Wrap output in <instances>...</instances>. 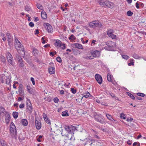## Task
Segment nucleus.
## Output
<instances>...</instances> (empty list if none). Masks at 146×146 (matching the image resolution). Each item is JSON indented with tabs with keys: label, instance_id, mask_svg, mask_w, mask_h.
Listing matches in <instances>:
<instances>
[{
	"label": "nucleus",
	"instance_id": "obj_15",
	"mask_svg": "<svg viewBox=\"0 0 146 146\" xmlns=\"http://www.w3.org/2000/svg\"><path fill=\"white\" fill-rule=\"evenodd\" d=\"M72 46L73 47H75L76 48H77L79 49H83L82 48V45L78 43H74L72 44Z\"/></svg>",
	"mask_w": 146,
	"mask_h": 146
},
{
	"label": "nucleus",
	"instance_id": "obj_19",
	"mask_svg": "<svg viewBox=\"0 0 146 146\" xmlns=\"http://www.w3.org/2000/svg\"><path fill=\"white\" fill-rule=\"evenodd\" d=\"M106 6H107L109 8L111 9L113 7L114 4L113 3L110 2L108 1V2H107V4L106 5Z\"/></svg>",
	"mask_w": 146,
	"mask_h": 146
},
{
	"label": "nucleus",
	"instance_id": "obj_34",
	"mask_svg": "<svg viewBox=\"0 0 146 146\" xmlns=\"http://www.w3.org/2000/svg\"><path fill=\"white\" fill-rule=\"evenodd\" d=\"M18 64H19V66L20 67H24V63L23 62V60H22L18 62Z\"/></svg>",
	"mask_w": 146,
	"mask_h": 146
},
{
	"label": "nucleus",
	"instance_id": "obj_25",
	"mask_svg": "<svg viewBox=\"0 0 146 146\" xmlns=\"http://www.w3.org/2000/svg\"><path fill=\"white\" fill-rule=\"evenodd\" d=\"M6 36L8 39L7 40H13V38L11 36L9 32H7Z\"/></svg>",
	"mask_w": 146,
	"mask_h": 146
},
{
	"label": "nucleus",
	"instance_id": "obj_7",
	"mask_svg": "<svg viewBox=\"0 0 146 146\" xmlns=\"http://www.w3.org/2000/svg\"><path fill=\"white\" fill-rule=\"evenodd\" d=\"M95 78L98 82L101 84L102 82V76L99 74H96L95 76Z\"/></svg>",
	"mask_w": 146,
	"mask_h": 146
},
{
	"label": "nucleus",
	"instance_id": "obj_37",
	"mask_svg": "<svg viewBox=\"0 0 146 146\" xmlns=\"http://www.w3.org/2000/svg\"><path fill=\"white\" fill-rule=\"evenodd\" d=\"M36 7L37 8L39 9L42 10L43 7L42 5L40 3H37L36 4Z\"/></svg>",
	"mask_w": 146,
	"mask_h": 146
},
{
	"label": "nucleus",
	"instance_id": "obj_57",
	"mask_svg": "<svg viewBox=\"0 0 146 146\" xmlns=\"http://www.w3.org/2000/svg\"><path fill=\"white\" fill-rule=\"evenodd\" d=\"M1 60L2 62H5V59L4 57L3 56H1Z\"/></svg>",
	"mask_w": 146,
	"mask_h": 146
},
{
	"label": "nucleus",
	"instance_id": "obj_29",
	"mask_svg": "<svg viewBox=\"0 0 146 146\" xmlns=\"http://www.w3.org/2000/svg\"><path fill=\"white\" fill-rule=\"evenodd\" d=\"M5 112V109L3 107H0V114L1 115H3Z\"/></svg>",
	"mask_w": 146,
	"mask_h": 146
},
{
	"label": "nucleus",
	"instance_id": "obj_63",
	"mask_svg": "<svg viewBox=\"0 0 146 146\" xmlns=\"http://www.w3.org/2000/svg\"><path fill=\"white\" fill-rule=\"evenodd\" d=\"M139 4L138 3V2H137L135 4V6L136 7V8L137 9H138L139 8Z\"/></svg>",
	"mask_w": 146,
	"mask_h": 146
},
{
	"label": "nucleus",
	"instance_id": "obj_43",
	"mask_svg": "<svg viewBox=\"0 0 146 146\" xmlns=\"http://www.w3.org/2000/svg\"><path fill=\"white\" fill-rule=\"evenodd\" d=\"M133 14V13L131 12L130 11H129L127 12V15L129 16H131Z\"/></svg>",
	"mask_w": 146,
	"mask_h": 146
},
{
	"label": "nucleus",
	"instance_id": "obj_52",
	"mask_svg": "<svg viewBox=\"0 0 146 146\" xmlns=\"http://www.w3.org/2000/svg\"><path fill=\"white\" fill-rule=\"evenodd\" d=\"M60 47H61L62 49H65L66 47L65 45L64 44H61V46Z\"/></svg>",
	"mask_w": 146,
	"mask_h": 146
},
{
	"label": "nucleus",
	"instance_id": "obj_21",
	"mask_svg": "<svg viewBox=\"0 0 146 146\" xmlns=\"http://www.w3.org/2000/svg\"><path fill=\"white\" fill-rule=\"evenodd\" d=\"M49 73L51 74H54L55 72V69L54 67H51L48 68Z\"/></svg>",
	"mask_w": 146,
	"mask_h": 146
},
{
	"label": "nucleus",
	"instance_id": "obj_23",
	"mask_svg": "<svg viewBox=\"0 0 146 146\" xmlns=\"http://www.w3.org/2000/svg\"><path fill=\"white\" fill-rule=\"evenodd\" d=\"M11 117L9 114H7L6 115L5 121L7 124H8L10 119Z\"/></svg>",
	"mask_w": 146,
	"mask_h": 146
},
{
	"label": "nucleus",
	"instance_id": "obj_31",
	"mask_svg": "<svg viewBox=\"0 0 146 146\" xmlns=\"http://www.w3.org/2000/svg\"><path fill=\"white\" fill-rule=\"evenodd\" d=\"M7 59L8 61L12 65H13V57L12 56V57L11 58H7Z\"/></svg>",
	"mask_w": 146,
	"mask_h": 146
},
{
	"label": "nucleus",
	"instance_id": "obj_45",
	"mask_svg": "<svg viewBox=\"0 0 146 146\" xmlns=\"http://www.w3.org/2000/svg\"><path fill=\"white\" fill-rule=\"evenodd\" d=\"M122 57L123 58L126 60L129 58V57L127 55H122Z\"/></svg>",
	"mask_w": 146,
	"mask_h": 146
},
{
	"label": "nucleus",
	"instance_id": "obj_49",
	"mask_svg": "<svg viewBox=\"0 0 146 146\" xmlns=\"http://www.w3.org/2000/svg\"><path fill=\"white\" fill-rule=\"evenodd\" d=\"M30 88H31L30 86L28 85L27 86V90L28 92L29 93L31 94L32 93L31 92V90H30Z\"/></svg>",
	"mask_w": 146,
	"mask_h": 146
},
{
	"label": "nucleus",
	"instance_id": "obj_11",
	"mask_svg": "<svg viewBox=\"0 0 146 146\" xmlns=\"http://www.w3.org/2000/svg\"><path fill=\"white\" fill-rule=\"evenodd\" d=\"M83 58L84 59L86 60L93 59H94V57H93L92 55V53H88L86 56H83Z\"/></svg>",
	"mask_w": 146,
	"mask_h": 146
},
{
	"label": "nucleus",
	"instance_id": "obj_41",
	"mask_svg": "<svg viewBox=\"0 0 146 146\" xmlns=\"http://www.w3.org/2000/svg\"><path fill=\"white\" fill-rule=\"evenodd\" d=\"M127 94L132 99L134 100L135 99V97L131 93L129 92H127Z\"/></svg>",
	"mask_w": 146,
	"mask_h": 146
},
{
	"label": "nucleus",
	"instance_id": "obj_54",
	"mask_svg": "<svg viewBox=\"0 0 146 146\" xmlns=\"http://www.w3.org/2000/svg\"><path fill=\"white\" fill-rule=\"evenodd\" d=\"M120 117L121 118L123 119H125V115L124 114L122 113L121 114Z\"/></svg>",
	"mask_w": 146,
	"mask_h": 146
},
{
	"label": "nucleus",
	"instance_id": "obj_42",
	"mask_svg": "<svg viewBox=\"0 0 146 146\" xmlns=\"http://www.w3.org/2000/svg\"><path fill=\"white\" fill-rule=\"evenodd\" d=\"M11 82L10 79L8 77L6 78V83L7 84H9Z\"/></svg>",
	"mask_w": 146,
	"mask_h": 146
},
{
	"label": "nucleus",
	"instance_id": "obj_36",
	"mask_svg": "<svg viewBox=\"0 0 146 146\" xmlns=\"http://www.w3.org/2000/svg\"><path fill=\"white\" fill-rule=\"evenodd\" d=\"M69 39L71 41H73L75 39V37L73 35H71L69 37Z\"/></svg>",
	"mask_w": 146,
	"mask_h": 146
},
{
	"label": "nucleus",
	"instance_id": "obj_12",
	"mask_svg": "<svg viewBox=\"0 0 146 146\" xmlns=\"http://www.w3.org/2000/svg\"><path fill=\"white\" fill-rule=\"evenodd\" d=\"M108 1L106 0H100L98 1L99 4L102 7H105L106 6Z\"/></svg>",
	"mask_w": 146,
	"mask_h": 146
},
{
	"label": "nucleus",
	"instance_id": "obj_58",
	"mask_svg": "<svg viewBox=\"0 0 146 146\" xmlns=\"http://www.w3.org/2000/svg\"><path fill=\"white\" fill-rule=\"evenodd\" d=\"M104 49L106 50H111V48L108 46L105 47Z\"/></svg>",
	"mask_w": 146,
	"mask_h": 146
},
{
	"label": "nucleus",
	"instance_id": "obj_59",
	"mask_svg": "<svg viewBox=\"0 0 146 146\" xmlns=\"http://www.w3.org/2000/svg\"><path fill=\"white\" fill-rule=\"evenodd\" d=\"M96 42V40H93L92 41V42L91 43V45H94L95 44V42Z\"/></svg>",
	"mask_w": 146,
	"mask_h": 146
},
{
	"label": "nucleus",
	"instance_id": "obj_39",
	"mask_svg": "<svg viewBox=\"0 0 146 146\" xmlns=\"http://www.w3.org/2000/svg\"><path fill=\"white\" fill-rule=\"evenodd\" d=\"M130 63H129L128 64V65L129 66H130L131 65L133 66L134 65V60L133 59H130Z\"/></svg>",
	"mask_w": 146,
	"mask_h": 146
},
{
	"label": "nucleus",
	"instance_id": "obj_61",
	"mask_svg": "<svg viewBox=\"0 0 146 146\" xmlns=\"http://www.w3.org/2000/svg\"><path fill=\"white\" fill-rule=\"evenodd\" d=\"M29 25L31 27H33L34 26V24L32 22H31L29 23Z\"/></svg>",
	"mask_w": 146,
	"mask_h": 146
},
{
	"label": "nucleus",
	"instance_id": "obj_27",
	"mask_svg": "<svg viewBox=\"0 0 146 146\" xmlns=\"http://www.w3.org/2000/svg\"><path fill=\"white\" fill-rule=\"evenodd\" d=\"M21 122L22 124L24 126H27L28 124V122L27 119H23L21 120Z\"/></svg>",
	"mask_w": 146,
	"mask_h": 146
},
{
	"label": "nucleus",
	"instance_id": "obj_48",
	"mask_svg": "<svg viewBox=\"0 0 146 146\" xmlns=\"http://www.w3.org/2000/svg\"><path fill=\"white\" fill-rule=\"evenodd\" d=\"M71 92L74 94H75L76 92V90L74 89L73 88H71Z\"/></svg>",
	"mask_w": 146,
	"mask_h": 146
},
{
	"label": "nucleus",
	"instance_id": "obj_50",
	"mask_svg": "<svg viewBox=\"0 0 146 146\" xmlns=\"http://www.w3.org/2000/svg\"><path fill=\"white\" fill-rule=\"evenodd\" d=\"M137 95L139 96H141V97H144L145 96V94L143 93H138Z\"/></svg>",
	"mask_w": 146,
	"mask_h": 146
},
{
	"label": "nucleus",
	"instance_id": "obj_17",
	"mask_svg": "<svg viewBox=\"0 0 146 146\" xmlns=\"http://www.w3.org/2000/svg\"><path fill=\"white\" fill-rule=\"evenodd\" d=\"M35 124L36 128L38 129H40L41 126L40 122L39 121L37 120L36 119Z\"/></svg>",
	"mask_w": 146,
	"mask_h": 146
},
{
	"label": "nucleus",
	"instance_id": "obj_44",
	"mask_svg": "<svg viewBox=\"0 0 146 146\" xmlns=\"http://www.w3.org/2000/svg\"><path fill=\"white\" fill-rule=\"evenodd\" d=\"M25 10L27 11H29L31 10V8L30 7L28 6H26L25 7Z\"/></svg>",
	"mask_w": 146,
	"mask_h": 146
},
{
	"label": "nucleus",
	"instance_id": "obj_60",
	"mask_svg": "<svg viewBox=\"0 0 146 146\" xmlns=\"http://www.w3.org/2000/svg\"><path fill=\"white\" fill-rule=\"evenodd\" d=\"M31 81L32 82V83H33V84L34 85H35V80H34V78L33 77H31Z\"/></svg>",
	"mask_w": 146,
	"mask_h": 146
},
{
	"label": "nucleus",
	"instance_id": "obj_8",
	"mask_svg": "<svg viewBox=\"0 0 146 146\" xmlns=\"http://www.w3.org/2000/svg\"><path fill=\"white\" fill-rule=\"evenodd\" d=\"M113 31L112 29L109 30L107 32L108 35L111 38L114 39L116 38V36L115 35H113Z\"/></svg>",
	"mask_w": 146,
	"mask_h": 146
},
{
	"label": "nucleus",
	"instance_id": "obj_47",
	"mask_svg": "<svg viewBox=\"0 0 146 146\" xmlns=\"http://www.w3.org/2000/svg\"><path fill=\"white\" fill-rule=\"evenodd\" d=\"M38 51L37 50L34 49L33 51V54L34 55L36 56L37 54Z\"/></svg>",
	"mask_w": 146,
	"mask_h": 146
},
{
	"label": "nucleus",
	"instance_id": "obj_14",
	"mask_svg": "<svg viewBox=\"0 0 146 146\" xmlns=\"http://www.w3.org/2000/svg\"><path fill=\"white\" fill-rule=\"evenodd\" d=\"M92 53V55L93 57L94 58V57H99L100 55V51L98 50L94 51Z\"/></svg>",
	"mask_w": 146,
	"mask_h": 146
},
{
	"label": "nucleus",
	"instance_id": "obj_38",
	"mask_svg": "<svg viewBox=\"0 0 146 146\" xmlns=\"http://www.w3.org/2000/svg\"><path fill=\"white\" fill-rule=\"evenodd\" d=\"M41 40H42V43L43 44H45L46 42V38L45 36L42 37V38Z\"/></svg>",
	"mask_w": 146,
	"mask_h": 146
},
{
	"label": "nucleus",
	"instance_id": "obj_2",
	"mask_svg": "<svg viewBox=\"0 0 146 146\" xmlns=\"http://www.w3.org/2000/svg\"><path fill=\"white\" fill-rule=\"evenodd\" d=\"M10 135L13 138H17V131L15 126L14 123L11 122L9 129Z\"/></svg>",
	"mask_w": 146,
	"mask_h": 146
},
{
	"label": "nucleus",
	"instance_id": "obj_51",
	"mask_svg": "<svg viewBox=\"0 0 146 146\" xmlns=\"http://www.w3.org/2000/svg\"><path fill=\"white\" fill-rule=\"evenodd\" d=\"M56 59L57 61L58 62L60 63L62 62L60 56H58V57H57Z\"/></svg>",
	"mask_w": 146,
	"mask_h": 146
},
{
	"label": "nucleus",
	"instance_id": "obj_28",
	"mask_svg": "<svg viewBox=\"0 0 146 146\" xmlns=\"http://www.w3.org/2000/svg\"><path fill=\"white\" fill-rule=\"evenodd\" d=\"M112 76H111L110 73H108L107 75V79L108 81L109 82H112L111 78Z\"/></svg>",
	"mask_w": 146,
	"mask_h": 146
},
{
	"label": "nucleus",
	"instance_id": "obj_30",
	"mask_svg": "<svg viewBox=\"0 0 146 146\" xmlns=\"http://www.w3.org/2000/svg\"><path fill=\"white\" fill-rule=\"evenodd\" d=\"M16 59L18 62L22 60L21 57L18 54H16Z\"/></svg>",
	"mask_w": 146,
	"mask_h": 146
},
{
	"label": "nucleus",
	"instance_id": "obj_46",
	"mask_svg": "<svg viewBox=\"0 0 146 146\" xmlns=\"http://www.w3.org/2000/svg\"><path fill=\"white\" fill-rule=\"evenodd\" d=\"M12 56L11 54L9 53V52H7V55H6V58H11V57H12Z\"/></svg>",
	"mask_w": 146,
	"mask_h": 146
},
{
	"label": "nucleus",
	"instance_id": "obj_24",
	"mask_svg": "<svg viewBox=\"0 0 146 146\" xmlns=\"http://www.w3.org/2000/svg\"><path fill=\"white\" fill-rule=\"evenodd\" d=\"M106 116L107 118L111 121H115L112 118V116L109 114H106Z\"/></svg>",
	"mask_w": 146,
	"mask_h": 146
},
{
	"label": "nucleus",
	"instance_id": "obj_9",
	"mask_svg": "<svg viewBox=\"0 0 146 146\" xmlns=\"http://www.w3.org/2000/svg\"><path fill=\"white\" fill-rule=\"evenodd\" d=\"M95 120L101 123H104V119L100 116L98 115H96L95 116Z\"/></svg>",
	"mask_w": 146,
	"mask_h": 146
},
{
	"label": "nucleus",
	"instance_id": "obj_56",
	"mask_svg": "<svg viewBox=\"0 0 146 146\" xmlns=\"http://www.w3.org/2000/svg\"><path fill=\"white\" fill-rule=\"evenodd\" d=\"M25 107L24 104H21L19 105V107L20 108L22 109L23 108Z\"/></svg>",
	"mask_w": 146,
	"mask_h": 146
},
{
	"label": "nucleus",
	"instance_id": "obj_3",
	"mask_svg": "<svg viewBox=\"0 0 146 146\" xmlns=\"http://www.w3.org/2000/svg\"><path fill=\"white\" fill-rule=\"evenodd\" d=\"M91 28H94L96 27L101 28L102 27V24L98 21H94L90 22L89 24Z\"/></svg>",
	"mask_w": 146,
	"mask_h": 146
},
{
	"label": "nucleus",
	"instance_id": "obj_64",
	"mask_svg": "<svg viewBox=\"0 0 146 146\" xmlns=\"http://www.w3.org/2000/svg\"><path fill=\"white\" fill-rule=\"evenodd\" d=\"M34 19L35 22H37L38 20V18L37 17H34Z\"/></svg>",
	"mask_w": 146,
	"mask_h": 146
},
{
	"label": "nucleus",
	"instance_id": "obj_53",
	"mask_svg": "<svg viewBox=\"0 0 146 146\" xmlns=\"http://www.w3.org/2000/svg\"><path fill=\"white\" fill-rule=\"evenodd\" d=\"M95 140L94 139H88V140L87 141L88 142H91L92 143H94Z\"/></svg>",
	"mask_w": 146,
	"mask_h": 146
},
{
	"label": "nucleus",
	"instance_id": "obj_13",
	"mask_svg": "<svg viewBox=\"0 0 146 146\" xmlns=\"http://www.w3.org/2000/svg\"><path fill=\"white\" fill-rule=\"evenodd\" d=\"M106 45L110 48L114 47L115 46V42L109 41L106 43Z\"/></svg>",
	"mask_w": 146,
	"mask_h": 146
},
{
	"label": "nucleus",
	"instance_id": "obj_4",
	"mask_svg": "<svg viewBox=\"0 0 146 146\" xmlns=\"http://www.w3.org/2000/svg\"><path fill=\"white\" fill-rule=\"evenodd\" d=\"M65 130L68 132V134H70L72 132H74L73 131H75L76 130V127L71 125H66L64 127Z\"/></svg>",
	"mask_w": 146,
	"mask_h": 146
},
{
	"label": "nucleus",
	"instance_id": "obj_16",
	"mask_svg": "<svg viewBox=\"0 0 146 146\" xmlns=\"http://www.w3.org/2000/svg\"><path fill=\"white\" fill-rule=\"evenodd\" d=\"M43 118L45 121L48 124H50V121L49 120L48 117H47L45 113H43Z\"/></svg>",
	"mask_w": 146,
	"mask_h": 146
},
{
	"label": "nucleus",
	"instance_id": "obj_35",
	"mask_svg": "<svg viewBox=\"0 0 146 146\" xmlns=\"http://www.w3.org/2000/svg\"><path fill=\"white\" fill-rule=\"evenodd\" d=\"M132 57L135 59H138L140 58L139 56L136 53H134L132 55Z\"/></svg>",
	"mask_w": 146,
	"mask_h": 146
},
{
	"label": "nucleus",
	"instance_id": "obj_6",
	"mask_svg": "<svg viewBox=\"0 0 146 146\" xmlns=\"http://www.w3.org/2000/svg\"><path fill=\"white\" fill-rule=\"evenodd\" d=\"M74 132H72L71 133L68 134L66 135H62V136H66V138L67 139H68V140L70 139V140H71L73 141H74L75 140V137L74 136Z\"/></svg>",
	"mask_w": 146,
	"mask_h": 146
},
{
	"label": "nucleus",
	"instance_id": "obj_1",
	"mask_svg": "<svg viewBox=\"0 0 146 146\" xmlns=\"http://www.w3.org/2000/svg\"><path fill=\"white\" fill-rule=\"evenodd\" d=\"M15 46L18 53L20 54H23L25 53L23 50L22 48V46L21 43L16 38H15Z\"/></svg>",
	"mask_w": 146,
	"mask_h": 146
},
{
	"label": "nucleus",
	"instance_id": "obj_33",
	"mask_svg": "<svg viewBox=\"0 0 146 146\" xmlns=\"http://www.w3.org/2000/svg\"><path fill=\"white\" fill-rule=\"evenodd\" d=\"M13 115L14 118L16 119L18 117V113L16 112H14L13 113Z\"/></svg>",
	"mask_w": 146,
	"mask_h": 146
},
{
	"label": "nucleus",
	"instance_id": "obj_5",
	"mask_svg": "<svg viewBox=\"0 0 146 146\" xmlns=\"http://www.w3.org/2000/svg\"><path fill=\"white\" fill-rule=\"evenodd\" d=\"M27 108L26 111L31 113L33 111V108L32 107L31 103L29 99H27Z\"/></svg>",
	"mask_w": 146,
	"mask_h": 146
},
{
	"label": "nucleus",
	"instance_id": "obj_40",
	"mask_svg": "<svg viewBox=\"0 0 146 146\" xmlns=\"http://www.w3.org/2000/svg\"><path fill=\"white\" fill-rule=\"evenodd\" d=\"M8 44L9 46L11 47H12L13 46V40H8Z\"/></svg>",
	"mask_w": 146,
	"mask_h": 146
},
{
	"label": "nucleus",
	"instance_id": "obj_22",
	"mask_svg": "<svg viewBox=\"0 0 146 146\" xmlns=\"http://www.w3.org/2000/svg\"><path fill=\"white\" fill-rule=\"evenodd\" d=\"M90 97H92V96L90 95V93L88 92H87L85 94H84L83 96L82 97L81 100H82L84 97L88 98L90 97Z\"/></svg>",
	"mask_w": 146,
	"mask_h": 146
},
{
	"label": "nucleus",
	"instance_id": "obj_10",
	"mask_svg": "<svg viewBox=\"0 0 146 146\" xmlns=\"http://www.w3.org/2000/svg\"><path fill=\"white\" fill-rule=\"evenodd\" d=\"M46 26L45 28L47 30L48 33H52L53 32V29L52 26L48 23H46L45 24Z\"/></svg>",
	"mask_w": 146,
	"mask_h": 146
},
{
	"label": "nucleus",
	"instance_id": "obj_26",
	"mask_svg": "<svg viewBox=\"0 0 146 146\" xmlns=\"http://www.w3.org/2000/svg\"><path fill=\"white\" fill-rule=\"evenodd\" d=\"M106 93L108 96H110L112 98H114L115 97V95L112 93H111L108 91H106Z\"/></svg>",
	"mask_w": 146,
	"mask_h": 146
},
{
	"label": "nucleus",
	"instance_id": "obj_62",
	"mask_svg": "<svg viewBox=\"0 0 146 146\" xmlns=\"http://www.w3.org/2000/svg\"><path fill=\"white\" fill-rule=\"evenodd\" d=\"M19 93L20 92H21L24 91L22 89V88H19Z\"/></svg>",
	"mask_w": 146,
	"mask_h": 146
},
{
	"label": "nucleus",
	"instance_id": "obj_32",
	"mask_svg": "<svg viewBox=\"0 0 146 146\" xmlns=\"http://www.w3.org/2000/svg\"><path fill=\"white\" fill-rule=\"evenodd\" d=\"M67 111H65L62 113V115L63 116H66L69 115Z\"/></svg>",
	"mask_w": 146,
	"mask_h": 146
},
{
	"label": "nucleus",
	"instance_id": "obj_55",
	"mask_svg": "<svg viewBox=\"0 0 146 146\" xmlns=\"http://www.w3.org/2000/svg\"><path fill=\"white\" fill-rule=\"evenodd\" d=\"M54 101L55 103H58L59 101L58 99L56 97L54 98Z\"/></svg>",
	"mask_w": 146,
	"mask_h": 146
},
{
	"label": "nucleus",
	"instance_id": "obj_18",
	"mask_svg": "<svg viewBox=\"0 0 146 146\" xmlns=\"http://www.w3.org/2000/svg\"><path fill=\"white\" fill-rule=\"evenodd\" d=\"M61 44L62 42L60 40H57L54 43V45L56 47H59L61 46Z\"/></svg>",
	"mask_w": 146,
	"mask_h": 146
},
{
	"label": "nucleus",
	"instance_id": "obj_20",
	"mask_svg": "<svg viewBox=\"0 0 146 146\" xmlns=\"http://www.w3.org/2000/svg\"><path fill=\"white\" fill-rule=\"evenodd\" d=\"M41 16L42 18L46 19L47 18V15L46 12L44 11H42L41 13Z\"/></svg>",
	"mask_w": 146,
	"mask_h": 146
}]
</instances>
